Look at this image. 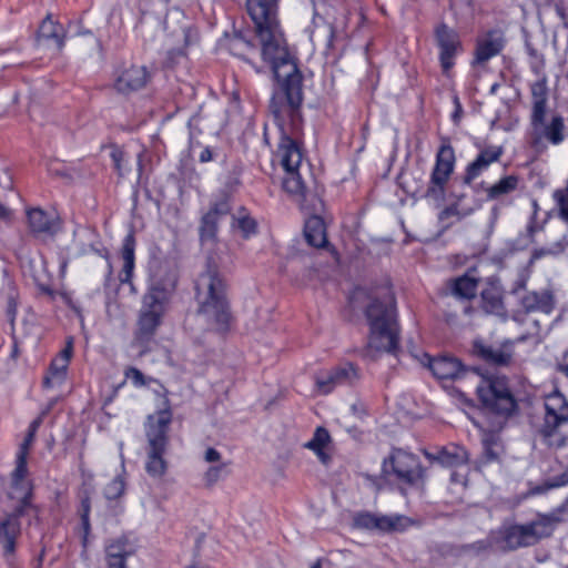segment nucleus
<instances>
[{
  "mask_svg": "<svg viewBox=\"0 0 568 568\" xmlns=\"http://www.w3.org/2000/svg\"><path fill=\"white\" fill-rule=\"evenodd\" d=\"M412 525L413 520L405 515H381L367 510L355 513L352 523L356 529L378 534L403 532Z\"/></svg>",
  "mask_w": 568,
  "mask_h": 568,
  "instance_id": "nucleus-13",
  "label": "nucleus"
},
{
  "mask_svg": "<svg viewBox=\"0 0 568 568\" xmlns=\"http://www.w3.org/2000/svg\"><path fill=\"white\" fill-rule=\"evenodd\" d=\"M41 424V418L34 419L30 426L27 436L23 442L20 444L19 449L17 452L16 458L20 459L22 457L23 460L28 462L29 450L34 440L36 432L38 430Z\"/></svg>",
  "mask_w": 568,
  "mask_h": 568,
  "instance_id": "nucleus-39",
  "label": "nucleus"
},
{
  "mask_svg": "<svg viewBox=\"0 0 568 568\" xmlns=\"http://www.w3.org/2000/svg\"><path fill=\"white\" fill-rule=\"evenodd\" d=\"M142 158H143V154L142 153H138V155H136V165H138L139 175H141V172H142Z\"/></svg>",
  "mask_w": 568,
  "mask_h": 568,
  "instance_id": "nucleus-59",
  "label": "nucleus"
},
{
  "mask_svg": "<svg viewBox=\"0 0 568 568\" xmlns=\"http://www.w3.org/2000/svg\"><path fill=\"white\" fill-rule=\"evenodd\" d=\"M565 485H568V469L557 476L554 481L547 486V488H556Z\"/></svg>",
  "mask_w": 568,
  "mask_h": 568,
  "instance_id": "nucleus-51",
  "label": "nucleus"
},
{
  "mask_svg": "<svg viewBox=\"0 0 568 568\" xmlns=\"http://www.w3.org/2000/svg\"><path fill=\"white\" fill-rule=\"evenodd\" d=\"M281 163L285 170L283 179V189L295 196L303 210L312 212L304 225V237L310 246L322 248L328 244L324 220L317 214L323 207L317 191H311L307 181L300 172L303 154L296 164H284V152L278 148Z\"/></svg>",
  "mask_w": 568,
  "mask_h": 568,
  "instance_id": "nucleus-4",
  "label": "nucleus"
},
{
  "mask_svg": "<svg viewBox=\"0 0 568 568\" xmlns=\"http://www.w3.org/2000/svg\"><path fill=\"white\" fill-rule=\"evenodd\" d=\"M532 98L531 124L534 128L542 126L546 115V106L548 99L547 79L542 77L540 80L530 85Z\"/></svg>",
  "mask_w": 568,
  "mask_h": 568,
  "instance_id": "nucleus-25",
  "label": "nucleus"
},
{
  "mask_svg": "<svg viewBox=\"0 0 568 568\" xmlns=\"http://www.w3.org/2000/svg\"><path fill=\"white\" fill-rule=\"evenodd\" d=\"M231 206L226 199L215 202L202 217L200 237L202 243L213 242L216 236L217 224L222 217L230 214Z\"/></svg>",
  "mask_w": 568,
  "mask_h": 568,
  "instance_id": "nucleus-22",
  "label": "nucleus"
},
{
  "mask_svg": "<svg viewBox=\"0 0 568 568\" xmlns=\"http://www.w3.org/2000/svg\"><path fill=\"white\" fill-rule=\"evenodd\" d=\"M227 475L229 470L226 464L211 466L204 474L205 486L210 488L214 486L219 480L225 478Z\"/></svg>",
  "mask_w": 568,
  "mask_h": 568,
  "instance_id": "nucleus-44",
  "label": "nucleus"
},
{
  "mask_svg": "<svg viewBox=\"0 0 568 568\" xmlns=\"http://www.w3.org/2000/svg\"><path fill=\"white\" fill-rule=\"evenodd\" d=\"M239 43H243V44H245L247 47L250 45V42L244 40L241 34H235L233 40L231 41V50L236 49Z\"/></svg>",
  "mask_w": 568,
  "mask_h": 568,
  "instance_id": "nucleus-54",
  "label": "nucleus"
},
{
  "mask_svg": "<svg viewBox=\"0 0 568 568\" xmlns=\"http://www.w3.org/2000/svg\"><path fill=\"white\" fill-rule=\"evenodd\" d=\"M503 152L504 150L501 146H488L481 150L477 158L467 165L464 175V183L470 184L491 163L498 161L503 155Z\"/></svg>",
  "mask_w": 568,
  "mask_h": 568,
  "instance_id": "nucleus-24",
  "label": "nucleus"
},
{
  "mask_svg": "<svg viewBox=\"0 0 568 568\" xmlns=\"http://www.w3.org/2000/svg\"><path fill=\"white\" fill-rule=\"evenodd\" d=\"M518 183L519 178L517 175H507L486 190L487 199L498 200L504 195H508L518 187Z\"/></svg>",
  "mask_w": 568,
  "mask_h": 568,
  "instance_id": "nucleus-34",
  "label": "nucleus"
},
{
  "mask_svg": "<svg viewBox=\"0 0 568 568\" xmlns=\"http://www.w3.org/2000/svg\"><path fill=\"white\" fill-rule=\"evenodd\" d=\"M7 497L14 501L12 509L32 514L37 525L42 524L41 508L33 503L34 485L29 476L28 462L16 458L14 468L10 473V481L7 488Z\"/></svg>",
  "mask_w": 568,
  "mask_h": 568,
  "instance_id": "nucleus-9",
  "label": "nucleus"
},
{
  "mask_svg": "<svg viewBox=\"0 0 568 568\" xmlns=\"http://www.w3.org/2000/svg\"><path fill=\"white\" fill-rule=\"evenodd\" d=\"M232 220L236 222V225L242 231L244 237H248L250 235L256 233L257 224L254 219L250 216H241L235 219L232 216Z\"/></svg>",
  "mask_w": 568,
  "mask_h": 568,
  "instance_id": "nucleus-45",
  "label": "nucleus"
},
{
  "mask_svg": "<svg viewBox=\"0 0 568 568\" xmlns=\"http://www.w3.org/2000/svg\"><path fill=\"white\" fill-rule=\"evenodd\" d=\"M425 457L429 462L438 463L444 467H458L467 464L469 455L468 452L455 444L436 448L434 452H424Z\"/></svg>",
  "mask_w": 568,
  "mask_h": 568,
  "instance_id": "nucleus-23",
  "label": "nucleus"
},
{
  "mask_svg": "<svg viewBox=\"0 0 568 568\" xmlns=\"http://www.w3.org/2000/svg\"><path fill=\"white\" fill-rule=\"evenodd\" d=\"M565 364H559L557 371L565 374L568 377V361Z\"/></svg>",
  "mask_w": 568,
  "mask_h": 568,
  "instance_id": "nucleus-58",
  "label": "nucleus"
},
{
  "mask_svg": "<svg viewBox=\"0 0 568 568\" xmlns=\"http://www.w3.org/2000/svg\"><path fill=\"white\" fill-rule=\"evenodd\" d=\"M200 119L197 115H194L187 122L189 129V149L187 156L194 159L196 155L199 156V161L201 163H206L213 159V154L210 148H202L201 142L199 141V135L201 134V130L199 128Z\"/></svg>",
  "mask_w": 568,
  "mask_h": 568,
  "instance_id": "nucleus-28",
  "label": "nucleus"
},
{
  "mask_svg": "<svg viewBox=\"0 0 568 568\" xmlns=\"http://www.w3.org/2000/svg\"><path fill=\"white\" fill-rule=\"evenodd\" d=\"M528 273L526 271H520L517 278L515 280L514 284H513V287H511V293L513 294H517L520 290H524L527 285V281H528Z\"/></svg>",
  "mask_w": 568,
  "mask_h": 568,
  "instance_id": "nucleus-48",
  "label": "nucleus"
},
{
  "mask_svg": "<svg viewBox=\"0 0 568 568\" xmlns=\"http://www.w3.org/2000/svg\"><path fill=\"white\" fill-rule=\"evenodd\" d=\"M455 153L449 144L439 148L436 163L430 174V181L424 197L433 200L439 206L445 200L446 185L454 171Z\"/></svg>",
  "mask_w": 568,
  "mask_h": 568,
  "instance_id": "nucleus-11",
  "label": "nucleus"
},
{
  "mask_svg": "<svg viewBox=\"0 0 568 568\" xmlns=\"http://www.w3.org/2000/svg\"><path fill=\"white\" fill-rule=\"evenodd\" d=\"M136 541L130 535L110 538L104 544L106 568H126V560L136 552Z\"/></svg>",
  "mask_w": 568,
  "mask_h": 568,
  "instance_id": "nucleus-17",
  "label": "nucleus"
},
{
  "mask_svg": "<svg viewBox=\"0 0 568 568\" xmlns=\"http://www.w3.org/2000/svg\"><path fill=\"white\" fill-rule=\"evenodd\" d=\"M544 254H545V252H544V251H536V252L534 253V257H540V256H542Z\"/></svg>",
  "mask_w": 568,
  "mask_h": 568,
  "instance_id": "nucleus-64",
  "label": "nucleus"
},
{
  "mask_svg": "<svg viewBox=\"0 0 568 568\" xmlns=\"http://www.w3.org/2000/svg\"><path fill=\"white\" fill-rule=\"evenodd\" d=\"M454 103H455V111L452 114V120L454 121L455 124H458L460 121L462 114H463V108H462L458 97L454 98Z\"/></svg>",
  "mask_w": 568,
  "mask_h": 568,
  "instance_id": "nucleus-52",
  "label": "nucleus"
},
{
  "mask_svg": "<svg viewBox=\"0 0 568 568\" xmlns=\"http://www.w3.org/2000/svg\"><path fill=\"white\" fill-rule=\"evenodd\" d=\"M28 517L29 526H38L32 514L11 509L0 518V549L1 556L8 564L16 559L19 539L22 535L21 518Z\"/></svg>",
  "mask_w": 568,
  "mask_h": 568,
  "instance_id": "nucleus-12",
  "label": "nucleus"
},
{
  "mask_svg": "<svg viewBox=\"0 0 568 568\" xmlns=\"http://www.w3.org/2000/svg\"><path fill=\"white\" fill-rule=\"evenodd\" d=\"M506 44L505 33L500 29H491L477 38L473 65H483L498 55Z\"/></svg>",
  "mask_w": 568,
  "mask_h": 568,
  "instance_id": "nucleus-18",
  "label": "nucleus"
},
{
  "mask_svg": "<svg viewBox=\"0 0 568 568\" xmlns=\"http://www.w3.org/2000/svg\"><path fill=\"white\" fill-rule=\"evenodd\" d=\"M65 31L63 26L52 20L51 14H48L41 22L38 30V39L54 41L57 49L60 51L64 47Z\"/></svg>",
  "mask_w": 568,
  "mask_h": 568,
  "instance_id": "nucleus-31",
  "label": "nucleus"
},
{
  "mask_svg": "<svg viewBox=\"0 0 568 568\" xmlns=\"http://www.w3.org/2000/svg\"><path fill=\"white\" fill-rule=\"evenodd\" d=\"M496 546V542H493V531L489 534V537L487 539L477 540L471 544H465L459 547V551L463 554H475L479 555L480 552H484L490 548Z\"/></svg>",
  "mask_w": 568,
  "mask_h": 568,
  "instance_id": "nucleus-41",
  "label": "nucleus"
},
{
  "mask_svg": "<svg viewBox=\"0 0 568 568\" xmlns=\"http://www.w3.org/2000/svg\"><path fill=\"white\" fill-rule=\"evenodd\" d=\"M557 519L544 516L539 520L526 525H503L498 530L493 531V542L503 552H509L519 548L536 545L540 539L551 535V523Z\"/></svg>",
  "mask_w": 568,
  "mask_h": 568,
  "instance_id": "nucleus-8",
  "label": "nucleus"
},
{
  "mask_svg": "<svg viewBox=\"0 0 568 568\" xmlns=\"http://www.w3.org/2000/svg\"><path fill=\"white\" fill-rule=\"evenodd\" d=\"M567 442H568V436H561V437L555 439L554 442H550V445L556 448H562L567 445Z\"/></svg>",
  "mask_w": 568,
  "mask_h": 568,
  "instance_id": "nucleus-55",
  "label": "nucleus"
},
{
  "mask_svg": "<svg viewBox=\"0 0 568 568\" xmlns=\"http://www.w3.org/2000/svg\"><path fill=\"white\" fill-rule=\"evenodd\" d=\"M124 375L128 379L132 382V384L135 387H142L146 384L145 376L143 373L135 368V367H129L125 369Z\"/></svg>",
  "mask_w": 568,
  "mask_h": 568,
  "instance_id": "nucleus-46",
  "label": "nucleus"
},
{
  "mask_svg": "<svg viewBox=\"0 0 568 568\" xmlns=\"http://www.w3.org/2000/svg\"><path fill=\"white\" fill-rule=\"evenodd\" d=\"M110 156L113 162V168L118 172L119 176L122 178L130 172L131 166L129 164L131 159L123 149L112 146Z\"/></svg>",
  "mask_w": 568,
  "mask_h": 568,
  "instance_id": "nucleus-36",
  "label": "nucleus"
},
{
  "mask_svg": "<svg viewBox=\"0 0 568 568\" xmlns=\"http://www.w3.org/2000/svg\"><path fill=\"white\" fill-rule=\"evenodd\" d=\"M519 303L526 314L535 312L550 314L555 307L554 295L550 291L527 292L521 296Z\"/></svg>",
  "mask_w": 568,
  "mask_h": 568,
  "instance_id": "nucleus-26",
  "label": "nucleus"
},
{
  "mask_svg": "<svg viewBox=\"0 0 568 568\" xmlns=\"http://www.w3.org/2000/svg\"><path fill=\"white\" fill-rule=\"evenodd\" d=\"M544 423L538 434L544 440H550L559 434L560 427L568 424V400L559 392H554L545 399Z\"/></svg>",
  "mask_w": 568,
  "mask_h": 568,
  "instance_id": "nucleus-14",
  "label": "nucleus"
},
{
  "mask_svg": "<svg viewBox=\"0 0 568 568\" xmlns=\"http://www.w3.org/2000/svg\"><path fill=\"white\" fill-rule=\"evenodd\" d=\"M8 210L0 203V217H6Z\"/></svg>",
  "mask_w": 568,
  "mask_h": 568,
  "instance_id": "nucleus-61",
  "label": "nucleus"
},
{
  "mask_svg": "<svg viewBox=\"0 0 568 568\" xmlns=\"http://www.w3.org/2000/svg\"><path fill=\"white\" fill-rule=\"evenodd\" d=\"M476 394L483 409L494 416L490 425L484 429L483 455L485 464L498 459L495 447L498 444V433L505 427L507 420L519 410L518 400L513 394L506 377L481 378L476 386Z\"/></svg>",
  "mask_w": 568,
  "mask_h": 568,
  "instance_id": "nucleus-3",
  "label": "nucleus"
},
{
  "mask_svg": "<svg viewBox=\"0 0 568 568\" xmlns=\"http://www.w3.org/2000/svg\"><path fill=\"white\" fill-rule=\"evenodd\" d=\"M434 40L439 50V63L447 74L455 64V58L463 50L459 33L444 21L434 27Z\"/></svg>",
  "mask_w": 568,
  "mask_h": 568,
  "instance_id": "nucleus-15",
  "label": "nucleus"
},
{
  "mask_svg": "<svg viewBox=\"0 0 568 568\" xmlns=\"http://www.w3.org/2000/svg\"><path fill=\"white\" fill-rule=\"evenodd\" d=\"M79 511H80V518H81V526H82V530H83L82 542H83V546H85L87 541H88V536L91 531V525H90L91 499L88 494H85L83 497H81Z\"/></svg>",
  "mask_w": 568,
  "mask_h": 568,
  "instance_id": "nucleus-38",
  "label": "nucleus"
},
{
  "mask_svg": "<svg viewBox=\"0 0 568 568\" xmlns=\"http://www.w3.org/2000/svg\"><path fill=\"white\" fill-rule=\"evenodd\" d=\"M278 0H246L262 44V58L271 64L275 84L270 101L276 126L280 131V149L284 152V164H296L301 159L300 140L303 135L302 104L303 73L297 59L288 51L277 21Z\"/></svg>",
  "mask_w": 568,
  "mask_h": 568,
  "instance_id": "nucleus-1",
  "label": "nucleus"
},
{
  "mask_svg": "<svg viewBox=\"0 0 568 568\" xmlns=\"http://www.w3.org/2000/svg\"><path fill=\"white\" fill-rule=\"evenodd\" d=\"M474 351L486 363L495 366H507L511 359V355L501 347L486 345L483 342H475Z\"/></svg>",
  "mask_w": 568,
  "mask_h": 568,
  "instance_id": "nucleus-30",
  "label": "nucleus"
},
{
  "mask_svg": "<svg viewBox=\"0 0 568 568\" xmlns=\"http://www.w3.org/2000/svg\"><path fill=\"white\" fill-rule=\"evenodd\" d=\"M204 458L207 463H215L220 460L221 454L215 448L210 447L206 449Z\"/></svg>",
  "mask_w": 568,
  "mask_h": 568,
  "instance_id": "nucleus-53",
  "label": "nucleus"
},
{
  "mask_svg": "<svg viewBox=\"0 0 568 568\" xmlns=\"http://www.w3.org/2000/svg\"><path fill=\"white\" fill-rule=\"evenodd\" d=\"M178 52L175 49H171L166 53V58L163 61V67L165 69H174L176 63Z\"/></svg>",
  "mask_w": 568,
  "mask_h": 568,
  "instance_id": "nucleus-50",
  "label": "nucleus"
},
{
  "mask_svg": "<svg viewBox=\"0 0 568 568\" xmlns=\"http://www.w3.org/2000/svg\"><path fill=\"white\" fill-rule=\"evenodd\" d=\"M365 317L369 325L368 351L395 355L398 351L399 325L394 297L388 292L382 297H372L365 308Z\"/></svg>",
  "mask_w": 568,
  "mask_h": 568,
  "instance_id": "nucleus-5",
  "label": "nucleus"
},
{
  "mask_svg": "<svg viewBox=\"0 0 568 568\" xmlns=\"http://www.w3.org/2000/svg\"><path fill=\"white\" fill-rule=\"evenodd\" d=\"M564 119L560 115H556L551 119V122L545 126L544 135L552 144H558L564 140Z\"/></svg>",
  "mask_w": 568,
  "mask_h": 568,
  "instance_id": "nucleus-37",
  "label": "nucleus"
},
{
  "mask_svg": "<svg viewBox=\"0 0 568 568\" xmlns=\"http://www.w3.org/2000/svg\"><path fill=\"white\" fill-rule=\"evenodd\" d=\"M527 231L529 234H532L535 232V225L532 222L528 225Z\"/></svg>",
  "mask_w": 568,
  "mask_h": 568,
  "instance_id": "nucleus-63",
  "label": "nucleus"
},
{
  "mask_svg": "<svg viewBox=\"0 0 568 568\" xmlns=\"http://www.w3.org/2000/svg\"><path fill=\"white\" fill-rule=\"evenodd\" d=\"M311 568H322V559H317Z\"/></svg>",
  "mask_w": 568,
  "mask_h": 568,
  "instance_id": "nucleus-62",
  "label": "nucleus"
},
{
  "mask_svg": "<svg viewBox=\"0 0 568 568\" xmlns=\"http://www.w3.org/2000/svg\"><path fill=\"white\" fill-rule=\"evenodd\" d=\"M124 491L125 483L121 476H116L104 487L103 494L108 500H116L124 495Z\"/></svg>",
  "mask_w": 568,
  "mask_h": 568,
  "instance_id": "nucleus-42",
  "label": "nucleus"
},
{
  "mask_svg": "<svg viewBox=\"0 0 568 568\" xmlns=\"http://www.w3.org/2000/svg\"><path fill=\"white\" fill-rule=\"evenodd\" d=\"M27 215L30 231L37 237H52L61 229L60 220L41 209H31Z\"/></svg>",
  "mask_w": 568,
  "mask_h": 568,
  "instance_id": "nucleus-21",
  "label": "nucleus"
},
{
  "mask_svg": "<svg viewBox=\"0 0 568 568\" xmlns=\"http://www.w3.org/2000/svg\"><path fill=\"white\" fill-rule=\"evenodd\" d=\"M158 410L150 414L144 423V433L148 440L145 470L152 477H161L166 470L163 457L169 443L168 430L172 422V412L169 399L160 397Z\"/></svg>",
  "mask_w": 568,
  "mask_h": 568,
  "instance_id": "nucleus-7",
  "label": "nucleus"
},
{
  "mask_svg": "<svg viewBox=\"0 0 568 568\" xmlns=\"http://www.w3.org/2000/svg\"><path fill=\"white\" fill-rule=\"evenodd\" d=\"M203 539H204V534L203 532L199 534L195 538V546L199 547L200 544L203 541Z\"/></svg>",
  "mask_w": 568,
  "mask_h": 568,
  "instance_id": "nucleus-60",
  "label": "nucleus"
},
{
  "mask_svg": "<svg viewBox=\"0 0 568 568\" xmlns=\"http://www.w3.org/2000/svg\"><path fill=\"white\" fill-rule=\"evenodd\" d=\"M423 471L418 457L399 448L393 449L382 465L384 477L394 476L397 481L408 486L417 484Z\"/></svg>",
  "mask_w": 568,
  "mask_h": 568,
  "instance_id": "nucleus-10",
  "label": "nucleus"
},
{
  "mask_svg": "<svg viewBox=\"0 0 568 568\" xmlns=\"http://www.w3.org/2000/svg\"><path fill=\"white\" fill-rule=\"evenodd\" d=\"M68 364L63 359H52L48 374L43 378V386L51 388L61 385L67 376Z\"/></svg>",
  "mask_w": 568,
  "mask_h": 568,
  "instance_id": "nucleus-35",
  "label": "nucleus"
},
{
  "mask_svg": "<svg viewBox=\"0 0 568 568\" xmlns=\"http://www.w3.org/2000/svg\"><path fill=\"white\" fill-rule=\"evenodd\" d=\"M183 34H184V48L192 47L199 42L200 34L199 30L192 26H185L183 27Z\"/></svg>",
  "mask_w": 568,
  "mask_h": 568,
  "instance_id": "nucleus-47",
  "label": "nucleus"
},
{
  "mask_svg": "<svg viewBox=\"0 0 568 568\" xmlns=\"http://www.w3.org/2000/svg\"><path fill=\"white\" fill-rule=\"evenodd\" d=\"M197 295L205 293L204 301L200 302L199 314L205 316L207 322L216 325L220 332H226L231 322V312L225 296V284L219 273V265L213 256H207L205 271L195 282Z\"/></svg>",
  "mask_w": 568,
  "mask_h": 568,
  "instance_id": "nucleus-6",
  "label": "nucleus"
},
{
  "mask_svg": "<svg viewBox=\"0 0 568 568\" xmlns=\"http://www.w3.org/2000/svg\"><path fill=\"white\" fill-rule=\"evenodd\" d=\"M89 251L94 252L100 256L108 257V251L105 248H98L93 244H90Z\"/></svg>",
  "mask_w": 568,
  "mask_h": 568,
  "instance_id": "nucleus-57",
  "label": "nucleus"
},
{
  "mask_svg": "<svg viewBox=\"0 0 568 568\" xmlns=\"http://www.w3.org/2000/svg\"><path fill=\"white\" fill-rule=\"evenodd\" d=\"M478 280L470 276L469 273L464 274L450 281L449 290L452 295L463 298L471 300L476 296Z\"/></svg>",
  "mask_w": 568,
  "mask_h": 568,
  "instance_id": "nucleus-33",
  "label": "nucleus"
},
{
  "mask_svg": "<svg viewBox=\"0 0 568 568\" xmlns=\"http://www.w3.org/2000/svg\"><path fill=\"white\" fill-rule=\"evenodd\" d=\"M178 260L161 250L153 253L149 262L151 285L142 298L139 312L135 339L140 343L150 342L168 312L178 283Z\"/></svg>",
  "mask_w": 568,
  "mask_h": 568,
  "instance_id": "nucleus-2",
  "label": "nucleus"
},
{
  "mask_svg": "<svg viewBox=\"0 0 568 568\" xmlns=\"http://www.w3.org/2000/svg\"><path fill=\"white\" fill-rule=\"evenodd\" d=\"M454 197L455 202L439 212L438 220L440 223H445L450 217H456L457 221H460L470 213V210L463 213L458 210L459 202L464 195H454Z\"/></svg>",
  "mask_w": 568,
  "mask_h": 568,
  "instance_id": "nucleus-40",
  "label": "nucleus"
},
{
  "mask_svg": "<svg viewBox=\"0 0 568 568\" xmlns=\"http://www.w3.org/2000/svg\"><path fill=\"white\" fill-rule=\"evenodd\" d=\"M483 308L488 314L505 316L506 310L499 287L494 283L484 288L480 293Z\"/></svg>",
  "mask_w": 568,
  "mask_h": 568,
  "instance_id": "nucleus-29",
  "label": "nucleus"
},
{
  "mask_svg": "<svg viewBox=\"0 0 568 568\" xmlns=\"http://www.w3.org/2000/svg\"><path fill=\"white\" fill-rule=\"evenodd\" d=\"M150 72L144 65L131 64L120 70L114 80V89L121 94H131L142 90L150 81Z\"/></svg>",
  "mask_w": 568,
  "mask_h": 568,
  "instance_id": "nucleus-19",
  "label": "nucleus"
},
{
  "mask_svg": "<svg viewBox=\"0 0 568 568\" xmlns=\"http://www.w3.org/2000/svg\"><path fill=\"white\" fill-rule=\"evenodd\" d=\"M357 368L352 363H345L332 371L316 376V386L322 394H328L337 385H352L358 379Z\"/></svg>",
  "mask_w": 568,
  "mask_h": 568,
  "instance_id": "nucleus-20",
  "label": "nucleus"
},
{
  "mask_svg": "<svg viewBox=\"0 0 568 568\" xmlns=\"http://www.w3.org/2000/svg\"><path fill=\"white\" fill-rule=\"evenodd\" d=\"M72 353H73V339L70 337L67 341L65 347L59 353V355L55 358L63 359L64 363L69 365Z\"/></svg>",
  "mask_w": 568,
  "mask_h": 568,
  "instance_id": "nucleus-49",
  "label": "nucleus"
},
{
  "mask_svg": "<svg viewBox=\"0 0 568 568\" xmlns=\"http://www.w3.org/2000/svg\"><path fill=\"white\" fill-rule=\"evenodd\" d=\"M317 457L320 458V460L323 463V464H327L329 460H331V457L328 454H326L324 452V449H321V450H317V452H314Z\"/></svg>",
  "mask_w": 568,
  "mask_h": 568,
  "instance_id": "nucleus-56",
  "label": "nucleus"
},
{
  "mask_svg": "<svg viewBox=\"0 0 568 568\" xmlns=\"http://www.w3.org/2000/svg\"><path fill=\"white\" fill-rule=\"evenodd\" d=\"M19 293L9 271L0 265V301L7 303V316L13 323L17 315Z\"/></svg>",
  "mask_w": 568,
  "mask_h": 568,
  "instance_id": "nucleus-27",
  "label": "nucleus"
},
{
  "mask_svg": "<svg viewBox=\"0 0 568 568\" xmlns=\"http://www.w3.org/2000/svg\"><path fill=\"white\" fill-rule=\"evenodd\" d=\"M428 367L433 375L438 379H459L471 374L478 378V386L480 384V379L486 378L479 374L477 368H468L458 358L449 355L430 358ZM493 377L494 376H488L487 378Z\"/></svg>",
  "mask_w": 568,
  "mask_h": 568,
  "instance_id": "nucleus-16",
  "label": "nucleus"
},
{
  "mask_svg": "<svg viewBox=\"0 0 568 568\" xmlns=\"http://www.w3.org/2000/svg\"><path fill=\"white\" fill-rule=\"evenodd\" d=\"M329 440V433L324 427H317L313 438L305 444V447L313 452H317L324 449Z\"/></svg>",
  "mask_w": 568,
  "mask_h": 568,
  "instance_id": "nucleus-43",
  "label": "nucleus"
},
{
  "mask_svg": "<svg viewBox=\"0 0 568 568\" xmlns=\"http://www.w3.org/2000/svg\"><path fill=\"white\" fill-rule=\"evenodd\" d=\"M134 251H135V239L132 233L128 234L122 242V258L123 267L120 272L119 278L121 283H129L133 275L134 270Z\"/></svg>",
  "mask_w": 568,
  "mask_h": 568,
  "instance_id": "nucleus-32",
  "label": "nucleus"
}]
</instances>
